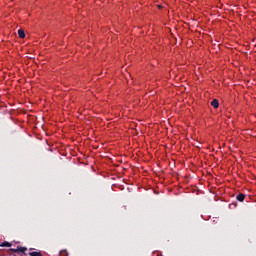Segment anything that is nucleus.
<instances>
[{
    "label": "nucleus",
    "instance_id": "6",
    "mask_svg": "<svg viewBox=\"0 0 256 256\" xmlns=\"http://www.w3.org/2000/svg\"><path fill=\"white\" fill-rule=\"evenodd\" d=\"M29 255L30 256H43V254H41V252H30Z\"/></svg>",
    "mask_w": 256,
    "mask_h": 256
},
{
    "label": "nucleus",
    "instance_id": "3",
    "mask_svg": "<svg viewBox=\"0 0 256 256\" xmlns=\"http://www.w3.org/2000/svg\"><path fill=\"white\" fill-rule=\"evenodd\" d=\"M211 105H212V107H214V109H219V100L214 99V100L211 102Z\"/></svg>",
    "mask_w": 256,
    "mask_h": 256
},
{
    "label": "nucleus",
    "instance_id": "4",
    "mask_svg": "<svg viewBox=\"0 0 256 256\" xmlns=\"http://www.w3.org/2000/svg\"><path fill=\"white\" fill-rule=\"evenodd\" d=\"M18 36L20 37V39H25V31L23 29H19Z\"/></svg>",
    "mask_w": 256,
    "mask_h": 256
},
{
    "label": "nucleus",
    "instance_id": "1",
    "mask_svg": "<svg viewBox=\"0 0 256 256\" xmlns=\"http://www.w3.org/2000/svg\"><path fill=\"white\" fill-rule=\"evenodd\" d=\"M10 251H12V253H25V251H27V248L18 246L17 249L11 248Z\"/></svg>",
    "mask_w": 256,
    "mask_h": 256
},
{
    "label": "nucleus",
    "instance_id": "5",
    "mask_svg": "<svg viewBox=\"0 0 256 256\" xmlns=\"http://www.w3.org/2000/svg\"><path fill=\"white\" fill-rule=\"evenodd\" d=\"M0 247H11V243L4 241L0 244Z\"/></svg>",
    "mask_w": 256,
    "mask_h": 256
},
{
    "label": "nucleus",
    "instance_id": "2",
    "mask_svg": "<svg viewBox=\"0 0 256 256\" xmlns=\"http://www.w3.org/2000/svg\"><path fill=\"white\" fill-rule=\"evenodd\" d=\"M237 201H239L240 203H243V201H245V194L240 193L236 196Z\"/></svg>",
    "mask_w": 256,
    "mask_h": 256
},
{
    "label": "nucleus",
    "instance_id": "7",
    "mask_svg": "<svg viewBox=\"0 0 256 256\" xmlns=\"http://www.w3.org/2000/svg\"><path fill=\"white\" fill-rule=\"evenodd\" d=\"M60 256H69V252H67V250H61Z\"/></svg>",
    "mask_w": 256,
    "mask_h": 256
}]
</instances>
